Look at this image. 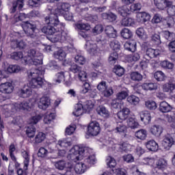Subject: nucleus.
<instances>
[{
    "label": "nucleus",
    "mask_w": 175,
    "mask_h": 175,
    "mask_svg": "<svg viewBox=\"0 0 175 175\" xmlns=\"http://www.w3.org/2000/svg\"><path fill=\"white\" fill-rule=\"evenodd\" d=\"M11 59L18 61L22 59L23 64L25 65H42L43 64V55L39 52H36L35 49L28 51L27 55L24 57L23 52H13L10 54Z\"/></svg>",
    "instance_id": "nucleus-1"
},
{
    "label": "nucleus",
    "mask_w": 175,
    "mask_h": 175,
    "mask_svg": "<svg viewBox=\"0 0 175 175\" xmlns=\"http://www.w3.org/2000/svg\"><path fill=\"white\" fill-rule=\"evenodd\" d=\"M44 21L48 25L43 27L41 31L46 35L54 36V34L57 35L59 32V29H65V23L59 22L57 16L49 15L44 18Z\"/></svg>",
    "instance_id": "nucleus-2"
},
{
    "label": "nucleus",
    "mask_w": 175,
    "mask_h": 175,
    "mask_svg": "<svg viewBox=\"0 0 175 175\" xmlns=\"http://www.w3.org/2000/svg\"><path fill=\"white\" fill-rule=\"evenodd\" d=\"M45 70L44 68L39 67L34 70H31L28 72L29 79H31L29 83L30 88H40L43 85V76H44Z\"/></svg>",
    "instance_id": "nucleus-3"
},
{
    "label": "nucleus",
    "mask_w": 175,
    "mask_h": 175,
    "mask_svg": "<svg viewBox=\"0 0 175 175\" xmlns=\"http://www.w3.org/2000/svg\"><path fill=\"white\" fill-rule=\"evenodd\" d=\"M38 21H24L21 24V27L25 31V35L27 38H30L33 40H38L40 38V31L38 29Z\"/></svg>",
    "instance_id": "nucleus-4"
},
{
    "label": "nucleus",
    "mask_w": 175,
    "mask_h": 175,
    "mask_svg": "<svg viewBox=\"0 0 175 175\" xmlns=\"http://www.w3.org/2000/svg\"><path fill=\"white\" fill-rule=\"evenodd\" d=\"M71 153L68 155V158L71 161L76 162L77 161H80L83 159V157H87L91 151L90 148H80L79 146H75L70 150Z\"/></svg>",
    "instance_id": "nucleus-5"
},
{
    "label": "nucleus",
    "mask_w": 175,
    "mask_h": 175,
    "mask_svg": "<svg viewBox=\"0 0 175 175\" xmlns=\"http://www.w3.org/2000/svg\"><path fill=\"white\" fill-rule=\"evenodd\" d=\"M70 8V5L68 3L59 2L57 3V8L54 9L53 5H48L46 12L50 13V16H61L65 14V12H68Z\"/></svg>",
    "instance_id": "nucleus-6"
},
{
    "label": "nucleus",
    "mask_w": 175,
    "mask_h": 175,
    "mask_svg": "<svg viewBox=\"0 0 175 175\" xmlns=\"http://www.w3.org/2000/svg\"><path fill=\"white\" fill-rule=\"evenodd\" d=\"M94 108V105H92V102L88 101L85 105L83 106V104L78 103L75 106V111L72 112V114L75 116V117H80V116L83 115V109L85 110H91V109Z\"/></svg>",
    "instance_id": "nucleus-7"
},
{
    "label": "nucleus",
    "mask_w": 175,
    "mask_h": 175,
    "mask_svg": "<svg viewBox=\"0 0 175 175\" xmlns=\"http://www.w3.org/2000/svg\"><path fill=\"white\" fill-rule=\"evenodd\" d=\"M11 110L12 113H16V111H18V110L28 111L29 110H31V106H29V103L27 101L16 103L14 105L11 106Z\"/></svg>",
    "instance_id": "nucleus-8"
},
{
    "label": "nucleus",
    "mask_w": 175,
    "mask_h": 175,
    "mask_svg": "<svg viewBox=\"0 0 175 175\" xmlns=\"http://www.w3.org/2000/svg\"><path fill=\"white\" fill-rule=\"evenodd\" d=\"M100 133V126L96 121H93L90 123L88 126V133L91 136H98Z\"/></svg>",
    "instance_id": "nucleus-9"
},
{
    "label": "nucleus",
    "mask_w": 175,
    "mask_h": 175,
    "mask_svg": "<svg viewBox=\"0 0 175 175\" xmlns=\"http://www.w3.org/2000/svg\"><path fill=\"white\" fill-rule=\"evenodd\" d=\"M10 47L11 49H13L14 50H16V49H18V50H22V49H24L27 46V44L23 40H18L17 38H14L13 37V34H10Z\"/></svg>",
    "instance_id": "nucleus-10"
},
{
    "label": "nucleus",
    "mask_w": 175,
    "mask_h": 175,
    "mask_svg": "<svg viewBox=\"0 0 175 175\" xmlns=\"http://www.w3.org/2000/svg\"><path fill=\"white\" fill-rule=\"evenodd\" d=\"M52 39H53V42H66V40H69V35L66 31H64V29L57 31L56 34L52 36Z\"/></svg>",
    "instance_id": "nucleus-11"
},
{
    "label": "nucleus",
    "mask_w": 175,
    "mask_h": 175,
    "mask_svg": "<svg viewBox=\"0 0 175 175\" xmlns=\"http://www.w3.org/2000/svg\"><path fill=\"white\" fill-rule=\"evenodd\" d=\"M85 49H86L88 53L91 55H95L96 54H98L99 51H100V49L98 46V44H92L90 42H86L85 44Z\"/></svg>",
    "instance_id": "nucleus-12"
},
{
    "label": "nucleus",
    "mask_w": 175,
    "mask_h": 175,
    "mask_svg": "<svg viewBox=\"0 0 175 175\" xmlns=\"http://www.w3.org/2000/svg\"><path fill=\"white\" fill-rule=\"evenodd\" d=\"M53 165L57 170H64V169L72 167V163L70 162L66 163L64 160H59L57 161H55Z\"/></svg>",
    "instance_id": "nucleus-13"
},
{
    "label": "nucleus",
    "mask_w": 175,
    "mask_h": 175,
    "mask_svg": "<svg viewBox=\"0 0 175 175\" xmlns=\"http://www.w3.org/2000/svg\"><path fill=\"white\" fill-rule=\"evenodd\" d=\"M174 144V139L172 135L167 134L162 142V146L165 150H170V147Z\"/></svg>",
    "instance_id": "nucleus-14"
},
{
    "label": "nucleus",
    "mask_w": 175,
    "mask_h": 175,
    "mask_svg": "<svg viewBox=\"0 0 175 175\" xmlns=\"http://www.w3.org/2000/svg\"><path fill=\"white\" fill-rule=\"evenodd\" d=\"M0 92L2 94H12L13 92V85L10 82H6L0 85Z\"/></svg>",
    "instance_id": "nucleus-15"
},
{
    "label": "nucleus",
    "mask_w": 175,
    "mask_h": 175,
    "mask_svg": "<svg viewBox=\"0 0 175 175\" xmlns=\"http://www.w3.org/2000/svg\"><path fill=\"white\" fill-rule=\"evenodd\" d=\"M139 117L141 121L144 122L145 125H148L151 122V113L148 111H143L139 113Z\"/></svg>",
    "instance_id": "nucleus-16"
},
{
    "label": "nucleus",
    "mask_w": 175,
    "mask_h": 175,
    "mask_svg": "<svg viewBox=\"0 0 175 175\" xmlns=\"http://www.w3.org/2000/svg\"><path fill=\"white\" fill-rule=\"evenodd\" d=\"M50 98L47 96H42L40 98L38 102V107L42 110H46L50 106Z\"/></svg>",
    "instance_id": "nucleus-17"
},
{
    "label": "nucleus",
    "mask_w": 175,
    "mask_h": 175,
    "mask_svg": "<svg viewBox=\"0 0 175 175\" xmlns=\"http://www.w3.org/2000/svg\"><path fill=\"white\" fill-rule=\"evenodd\" d=\"M159 110L161 113H170L173 110V107L166 101H162L159 104Z\"/></svg>",
    "instance_id": "nucleus-18"
},
{
    "label": "nucleus",
    "mask_w": 175,
    "mask_h": 175,
    "mask_svg": "<svg viewBox=\"0 0 175 175\" xmlns=\"http://www.w3.org/2000/svg\"><path fill=\"white\" fill-rule=\"evenodd\" d=\"M17 8L18 10H21V9L24 8V0H16L13 1L12 7L10 9V13H16Z\"/></svg>",
    "instance_id": "nucleus-19"
},
{
    "label": "nucleus",
    "mask_w": 175,
    "mask_h": 175,
    "mask_svg": "<svg viewBox=\"0 0 175 175\" xmlns=\"http://www.w3.org/2000/svg\"><path fill=\"white\" fill-rule=\"evenodd\" d=\"M131 113V110L129 108L124 107L121 111L118 112L117 116L119 120L122 121H125L126 118L129 117V113Z\"/></svg>",
    "instance_id": "nucleus-20"
},
{
    "label": "nucleus",
    "mask_w": 175,
    "mask_h": 175,
    "mask_svg": "<svg viewBox=\"0 0 175 175\" xmlns=\"http://www.w3.org/2000/svg\"><path fill=\"white\" fill-rule=\"evenodd\" d=\"M175 89V81L173 79H170L169 82L164 84L163 87V91L164 92H173Z\"/></svg>",
    "instance_id": "nucleus-21"
},
{
    "label": "nucleus",
    "mask_w": 175,
    "mask_h": 175,
    "mask_svg": "<svg viewBox=\"0 0 175 175\" xmlns=\"http://www.w3.org/2000/svg\"><path fill=\"white\" fill-rule=\"evenodd\" d=\"M136 41L135 40L127 41L124 43V47L125 50L135 53L136 51Z\"/></svg>",
    "instance_id": "nucleus-22"
},
{
    "label": "nucleus",
    "mask_w": 175,
    "mask_h": 175,
    "mask_svg": "<svg viewBox=\"0 0 175 175\" xmlns=\"http://www.w3.org/2000/svg\"><path fill=\"white\" fill-rule=\"evenodd\" d=\"M162 132H163V128H162V126L153 125L150 128V133L157 137H159V136L162 135Z\"/></svg>",
    "instance_id": "nucleus-23"
},
{
    "label": "nucleus",
    "mask_w": 175,
    "mask_h": 175,
    "mask_svg": "<svg viewBox=\"0 0 175 175\" xmlns=\"http://www.w3.org/2000/svg\"><path fill=\"white\" fill-rule=\"evenodd\" d=\"M128 95H129V90L124 88L116 94V99L121 102L122 100L126 99V98H128Z\"/></svg>",
    "instance_id": "nucleus-24"
},
{
    "label": "nucleus",
    "mask_w": 175,
    "mask_h": 175,
    "mask_svg": "<svg viewBox=\"0 0 175 175\" xmlns=\"http://www.w3.org/2000/svg\"><path fill=\"white\" fill-rule=\"evenodd\" d=\"M105 32L107 38H117V30L114 29V27L111 25L107 26L105 27Z\"/></svg>",
    "instance_id": "nucleus-25"
},
{
    "label": "nucleus",
    "mask_w": 175,
    "mask_h": 175,
    "mask_svg": "<svg viewBox=\"0 0 175 175\" xmlns=\"http://www.w3.org/2000/svg\"><path fill=\"white\" fill-rule=\"evenodd\" d=\"M74 170L77 174H83V173H85V170H87V165L83 163H77L75 165Z\"/></svg>",
    "instance_id": "nucleus-26"
},
{
    "label": "nucleus",
    "mask_w": 175,
    "mask_h": 175,
    "mask_svg": "<svg viewBox=\"0 0 175 175\" xmlns=\"http://www.w3.org/2000/svg\"><path fill=\"white\" fill-rule=\"evenodd\" d=\"M142 88L144 91H154L158 90V85L152 82H147L142 85Z\"/></svg>",
    "instance_id": "nucleus-27"
},
{
    "label": "nucleus",
    "mask_w": 175,
    "mask_h": 175,
    "mask_svg": "<svg viewBox=\"0 0 175 175\" xmlns=\"http://www.w3.org/2000/svg\"><path fill=\"white\" fill-rule=\"evenodd\" d=\"M146 148L149 150V151H158V148H159V146L158 144L153 139L148 141L146 144Z\"/></svg>",
    "instance_id": "nucleus-28"
},
{
    "label": "nucleus",
    "mask_w": 175,
    "mask_h": 175,
    "mask_svg": "<svg viewBox=\"0 0 175 175\" xmlns=\"http://www.w3.org/2000/svg\"><path fill=\"white\" fill-rule=\"evenodd\" d=\"M116 12H118V14L122 16V17H126V16L131 14V10L126 5L118 8Z\"/></svg>",
    "instance_id": "nucleus-29"
},
{
    "label": "nucleus",
    "mask_w": 175,
    "mask_h": 175,
    "mask_svg": "<svg viewBox=\"0 0 175 175\" xmlns=\"http://www.w3.org/2000/svg\"><path fill=\"white\" fill-rule=\"evenodd\" d=\"M21 155L24 158V170H28V166H29V153L27 151L22 150Z\"/></svg>",
    "instance_id": "nucleus-30"
},
{
    "label": "nucleus",
    "mask_w": 175,
    "mask_h": 175,
    "mask_svg": "<svg viewBox=\"0 0 175 175\" xmlns=\"http://www.w3.org/2000/svg\"><path fill=\"white\" fill-rule=\"evenodd\" d=\"M167 2H170L169 0H154V3L157 9L163 10L167 6Z\"/></svg>",
    "instance_id": "nucleus-31"
},
{
    "label": "nucleus",
    "mask_w": 175,
    "mask_h": 175,
    "mask_svg": "<svg viewBox=\"0 0 175 175\" xmlns=\"http://www.w3.org/2000/svg\"><path fill=\"white\" fill-rule=\"evenodd\" d=\"M159 55V50L149 48L146 51V57H148L150 59L158 57Z\"/></svg>",
    "instance_id": "nucleus-32"
},
{
    "label": "nucleus",
    "mask_w": 175,
    "mask_h": 175,
    "mask_svg": "<svg viewBox=\"0 0 175 175\" xmlns=\"http://www.w3.org/2000/svg\"><path fill=\"white\" fill-rule=\"evenodd\" d=\"M18 94L21 98H29L32 92L28 88H24L23 89H20Z\"/></svg>",
    "instance_id": "nucleus-33"
},
{
    "label": "nucleus",
    "mask_w": 175,
    "mask_h": 175,
    "mask_svg": "<svg viewBox=\"0 0 175 175\" xmlns=\"http://www.w3.org/2000/svg\"><path fill=\"white\" fill-rule=\"evenodd\" d=\"M102 18L104 20H107L109 23H113V21H116L117 20V16L113 13H103L101 14Z\"/></svg>",
    "instance_id": "nucleus-34"
},
{
    "label": "nucleus",
    "mask_w": 175,
    "mask_h": 175,
    "mask_svg": "<svg viewBox=\"0 0 175 175\" xmlns=\"http://www.w3.org/2000/svg\"><path fill=\"white\" fill-rule=\"evenodd\" d=\"M135 136L139 140H146L147 137V130L143 129H139L135 132Z\"/></svg>",
    "instance_id": "nucleus-35"
},
{
    "label": "nucleus",
    "mask_w": 175,
    "mask_h": 175,
    "mask_svg": "<svg viewBox=\"0 0 175 175\" xmlns=\"http://www.w3.org/2000/svg\"><path fill=\"white\" fill-rule=\"evenodd\" d=\"M137 17L140 18V21L142 23H147V21H150L151 18V16L150 14L143 12H139L137 14Z\"/></svg>",
    "instance_id": "nucleus-36"
},
{
    "label": "nucleus",
    "mask_w": 175,
    "mask_h": 175,
    "mask_svg": "<svg viewBox=\"0 0 175 175\" xmlns=\"http://www.w3.org/2000/svg\"><path fill=\"white\" fill-rule=\"evenodd\" d=\"M75 28L81 31H90L91 26L88 23L78 22L75 24Z\"/></svg>",
    "instance_id": "nucleus-37"
},
{
    "label": "nucleus",
    "mask_w": 175,
    "mask_h": 175,
    "mask_svg": "<svg viewBox=\"0 0 175 175\" xmlns=\"http://www.w3.org/2000/svg\"><path fill=\"white\" fill-rule=\"evenodd\" d=\"M113 72L116 76L121 77L123 76L124 73H125V68L120 65H116L113 68Z\"/></svg>",
    "instance_id": "nucleus-38"
},
{
    "label": "nucleus",
    "mask_w": 175,
    "mask_h": 175,
    "mask_svg": "<svg viewBox=\"0 0 175 175\" xmlns=\"http://www.w3.org/2000/svg\"><path fill=\"white\" fill-rule=\"evenodd\" d=\"M106 164L108 167L114 168L116 167V166H117V161H116V159L114 157H112L111 156H108L106 158Z\"/></svg>",
    "instance_id": "nucleus-39"
},
{
    "label": "nucleus",
    "mask_w": 175,
    "mask_h": 175,
    "mask_svg": "<svg viewBox=\"0 0 175 175\" xmlns=\"http://www.w3.org/2000/svg\"><path fill=\"white\" fill-rule=\"evenodd\" d=\"M156 165L157 169L164 170V169H166V167H167V161L165 160V159H160L157 161Z\"/></svg>",
    "instance_id": "nucleus-40"
},
{
    "label": "nucleus",
    "mask_w": 175,
    "mask_h": 175,
    "mask_svg": "<svg viewBox=\"0 0 175 175\" xmlns=\"http://www.w3.org/2000/svg\"><path fill=\"white\" fill-rule=\"evenodd\" d=\"M120 33H121V36L124 39H131V38H132L133 35V33H132V31H131L128 28H124L123 29H122Z\"/></svg>",
    "instance_id": "nucleus-41"
},
{
    "label": "nucleus",
    "mask_w": 175,
    "mask_h": 175,
    "mask_svg": "<svg viewBox=\"0 0 175 175\" xmlns=\"http://www.w3.org/2000/svg\"><path fill=\"white\" fill-rule=\"evenodd\" d=\"M136 33L137 36L140 38V39H142L143 40H146L148 38V36H147V33H146V31L144 28L139 27L137 29Z\"/></svg>",
    "instance_id": "nucleus-42"
},
{
    "label": "nucleus",
    "mask_w": 175,
    "mask_h": 175,
    "mask_svg": "<svg viewBox=\"0 0 175 175\" xmlns=\"http://www.w3.org/2000/svg\"><path fill=\"white\" fill-rule=\"evenodd\" d=\"M135 19L132 18H124L121 21V25L123 27H131V25H134Z\"/></svg>",
    "instance_id": "nucleus-43"
},
{
    "label": "nucleus",
    "mask_w": 175,
    "mask_h": 175,
    "mask_svg": "<svg viewBox=\"0 0 175 175\" xmlns=\"http://www.w3.org/2000/svg\"><path fill=\"white\" fill-rule=\"evenodd\" d=\"M167 13L171 17H173L175 16V5H173V2L170 1L167 3Z\"/></svg>",
    "instance_id": "nucleus-44"
},
{
    "label": "nucleus",
    "mask_w": 175,
    "mask_h": 175,
    "mask_svg": "<svg viewBox=\"0 0 175 175\" xmlns=\"http://www.w3.org/2000/svg\"><path fill=\"white\" fill-rule=\"evenodd\" d=\"M126 100L129 102V103H131V105H134V106H136V105H139L140 98L135 95H131L127 97Z\"/></svg>",
    "instance_id": "nucleus-45"
},
{
    "label": "nucleus",
    "mask_w": 175,
    "mask_h": 175,
    "mask_svg": "<svg viewBox=\"0 0 175 175\" xmlns=\"http://www.w3.org/2000/svg\"><path fill=\"white\" fill-rule=\"evenodd\" d=\"M127 125L131 129H136V128L139 127V123L133 118H129L127 120Z\"/></svg>",
    "instance_id": "nucleus-46"
},
{
    "label": "nucleus",
    "mask_w": 175,
    "mask_h": 175,
    "mask_svg": "<svg viewBox=\"0 0 175 175\" xmlns=\"http://www.w3.org/2000/svg\"><path fill=\"white\" fill-rule=\"evenodd\" d=\"M96 111L99 116H101L102 117H109V111L106 109V107L104 106H99Z\"/></svg>",
    "instance_id": "nucleus-47"
},
{
    "label": "nucleus",
    "mask_w": 175,
    "mask_h": 175,
    "mask_svg": "<svg viewBox=\"0 0 175 175\" xmlns=\"http://www.w3.org/2000/svg\"><path fill=\"white\" fill-rule=\"evenodd\" d=\"M21 70V67L18 65H10L7 68L8 73H18Z\"/></svg>",
    "instance_id": "nucleus-48"
},
{
    "label": "nucleus",
    "mask_w": 175,
    "mask_h": 175,
    "mask_svg": "<svg viewBox=\"0 0 175 175\" xmlns=\"http://www.w3.org/2000/svg\"><path fill=\"white\" fill-rule=\"evenodd\" d=\"M47 155H49V150L44 147L40 148L38 152V157L39 158L47 159Z\"/></svg>",
    "instance_id": "nucleus-49"
},
{
    "label": "nucleus",
    "mask_w": 175,
    "mask_h": 175,
    "mask_svg": "<svg viewBox=\"0 0 175 175\" xmlns=\"http://www.w3.org/2000/svg\"><path fill=\"white\" fill-rule=\"evenodd\" d=\"M131 79L133 81H142L143 80V75L139 72H133L131 74Z\"/></svg>",
    "instance_id": "nucleus-50"
},
{
    "label": "nucleus",
    "mask_w": 175,
    "mask_h": 175,
    "mask_svg": "<svg viewBox=\"0 0 175 175\" xmlns=\"http://www.w3.org/2000/svg\"><path fill=\"white\" fill-rule=\"evenodd\" d=\"M35 133H36V128L33 125L29 126L26 130V135L27 137H33L35 136Z\"/></svg>",
    "instance_id": "nucleus-51"
},
{
    "label": "nucleus",
    "mask_w": 175,
    "mask_h": 175,
    "mask_svg": "<svg viewBox=\"0 0 175 175\" xmlns=\"http://www.w3.org/2000/svg\"><path fill=\"white\" fill-rule=\"evenodd\" d=\"M44 139H46V134L40 132L36 136L34 143L35 144H39V143H42V142L44 141Z\"/></svg>",
    "instance_id": "nucleus-52"
},
{
    "label": "nucleus",
    "mask_w": 175,
    "mask_h": 175,
    "mask_svg": "<svg viewBox=\"0 0 175 175\" xmlns=\"http://www.w3.org/2000/svg\"><path fill=\"white\" fill-rule=\"evenodd\" d=\"M54 57L56 59L59 61H64L66 57V53L62 50H59L54 54Z\"/></svg>",
    "instance_id": "nucleus-53"
},
{
    "label": "nucleus",
    "mask_w": 175,
    "mask_h": 175,
    "mask_svg": "<svg viewBox=\"0 0 175 175\" xmlns=\"http://www.w3.org/2000/svg\"><path fill=\"white\" fill-rule=\"evenodd\" d=\"M109 46L112 50L114 51H117L118 50H120L121 45L120 44V42L117 40H113L110 42Z\"/></svg>",
    "instance_id": "nucleus-54"
},
{
    "label": "nucleus",
    "mask_w": 175,
    "mask_h": 175,
    "mask_svg": "<svg viewBox=\"0 0 175 175\" xmlns=\"http://www.w3.org/2000/svg\"><path fill=\"white\" fill-rule=\"evenodd\" d=\"M145 106L148 110H155L157 107V103L153 100H147L145 102Z\"/></svg>",
    "instance_id": "nucleus-55"
},
{
    "label": "nucleus",
    "mask_w": 175,
    "mask_h": 175,
    "mask_svg": "<svg viewBox=\"0 0 175 175\" xmlns=\"http://www.w3.org/2000/svg\"><path fill=\"white\" fill-rule=\"evenodd\" d=\"M126 131V126L122 123L118 124L116 128L115 129L116 133H124Z\"/></svg>",
    "instance_id": "nucleus-56"
},
{
    "label": "nucleus",
    "mask_w": 175,
    "mask_h": 175,
    "mask_svg": "<svg viewBox=\"0 0 175 175\" xmlns=\"http://www.w3.org/2000/svg\"><path fill=\"white\" fill-rule=\"evenodd\" d=\"M26 18H27V16L25 13H20L14 16L15 23H18V21H24V20Z\"/></svg>",
    "instance_id": "nucleus-57"
},
{
    "label": "nucleus",
    "mask_w": 175,
    "mask_h": 175,
    "mask_svg": "<svg viewBox=\"0 0 175 175\" xmlns=\"http://www.w3.org/2000/svg\"><path fill=\"white\" fill-rule=\"evenodd\" d=\"M76 64L79 65H84L85 64V57H84L81 54H78L75 57Z\"/></svg>",
    "instance_id": "nucleus-58"
},
{
    "label": "nucleus",
    "mask_w": 175,
    "mask_h": 175,
    "mask_svg": "<svg viewBox=\"0 0 175 175\" xmlns=\"http://www.w3.org/2000/svg\"><path fill=\"white\" fill-rule=\"evenodd\" d=\"M152 42L154 43V44H157V46L161 44L162 42L161 41V36L159 33H154L151 36Z\"/></svg>",
    "instance_id": "nucleus-59"
},
{
    "label": "nucleus",
    "mask_w": 175,
    "mask_h": 175,
    "mask_svg": "<svg viewBox=\"0 0 175 175\" xmlns=\"http://www.w3.org/2000/svg\"><path fill=\"white\" fill-rule=\"evenodd\" d=\"M118 59V53L117 52H113L110 54L109 57V62L111 65H114L116 62L117 59Z\"/></svg>",
    "instance_id": "nucleus-60"
},
{
    "label": "nucleus",
    "mask_w": 175,
    "mask_h": 175,
    "mask_svg": "<svg viewBox=\"0 0 175 175\" xmlns=\"http://www.w3.org/2000/svg\"><path fill=\"white\" fill-rule=\"evenodd\" d=\"M154 77L157 81H163L165 80V74L162 71H157L154 74Z\"/></svg>",
    "instance_id": "nucleus-61"
},
{
    "label": "nucleus",
    "mask_w": 175,
    "mask_h": 175,
    "mask_svg": "<svg viewBox=\"0 0 175 175\" xmlns=\"http://www.w3.org/2000/svg\"><path fill=\"white\" fill-rule=\"evenodd\" d=\"M54 118H55L54 113H51L50 114H46L44 118V124H51Z\"/></svg>",
    "instance_id": "nucleus-62"
},
{
    "label": "nucleus",
    "mask_w": 175,
    "mask_h": 175,
    "mask_svg": "<svg viewBox=\"0 0 175 175\" xmlns=\"http://www.w3.org/2000/svg\"><path fill=\"white\" fill-rule=\"evenodd\" d=\"M65 79V74L64 72H57L55 75V78L54 79L55 83H61Z\"/></svg>",
    "instance_id": "nucleus-63"
},
{
    "label": "nucleus",
    "mask_w": 175,
    "mask_h": 175,
    "mask_svg": "<svg viewBox=\"0 0 175 175\" xmlns=\"http://www.w3.org/2000/svg\"><path fill=\"white\" fill-rule=\"evenodd\" d=\"M162 35L167 40H172L174 38V33L169 31H163Z\"/></svg>",
    "instance_id": "nucleus-64"
}]
</instances>
